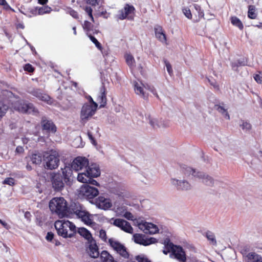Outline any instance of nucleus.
<instances>
[{
    "mask_svg": "<svg viewBox=\"0 0 262 262\" xmlns=\"http://www.w3.org/2000/svg\"><path fill=\"white\" fill-rule=\"evenodd\" d=\"M62 173L54 172L51 174V182L52 187L55 191H60L64 187V184H70L72 170L70 166H65L61 168Z\"/></svg>",
    "mask_w": 262,
    "mask_h": 262,
    "instance_id": "f257e3e1",
    "label": "nucleus"
},
{
    "mask_svg": "<svg viewBox=\"0 0 262 262\" xmlns=\"http://www.w3.org/2000/svg\"><path fill=\"white\" fill-rule=\"evenodd\" d=\"M67 216L75 214L77 217L80 219L85 224L91 225L93 224L91 215L79 203H71L69 207H67Z\"/></svg>",
    "mask_w": 262,
    "mask_h": 262,
    "instance_id": "f03ea898",
    "label": "nucleus"
},
{
    "mask_svg": "<svg viewBox=\"0 0 262 262\" xmlns=\"http://www.w3.org/2000/svg\"><path fill=\"white\" fill-rule=\"evenodd\" d=\"M54 226L58 235L63 238H71L76 234L75 225L68 220H57Z\"/></svg>",
    "mask_w": 262,
    "mask_h": 262,
    "instance_id": "7ed1b4c3",
    "label": "nucleus"
},
{
    "mask_svg": "<svg viewBox=\"0 0 262 262\" xmlns=\"http://www.w3.org/2000/svg\"><path fill=\"white\" fill-rule=\"evenodd\" d=\"M67 202L62 197L54 198L49 202V208L51 211L59 216L67 215Z\"/></svg>",
    "mask_w": 262,
    "mask_h": 262,
    "instance_id": "20e7f679",
    "label": "nucleus"
},
{
    "mask_svg": "<svg viewBox=\"0 0 262 262\" xmlns=\"http://www.w3.org/2000/svg\"><path fill=\"white\" fill-rule=\"evenodd\" d=\"M100 175V170L96 164H92L86 167L84 172L78 173L77 180L81 183H85L91 179V177H98Z\"/></svg>",
    "mask_w": 262,
    "mask_h": 262,
    "instance_id": "39448f33",
    "label": "nucleus"
},
{
    "mask_svg": "<svg viewBox=\"0 0 262 262\" xmlns=\"http://www.w3.org/2000/svg\"><path fill=\"white\" fill-rule=\"evenodd\" d=\"M183 173L187 176L192 175L194 177L202 179L203 182L206 185L212 186L213 185V179L208 175H205L202 172L198 171L196 172L195 170L190 167H183L182 168Z\"/></svg>",
    "mask_w": 262,
    "mask_h": 262,
    "instance_id": "423d86ee",
    "label": "nucleus"
},
{
    "mask_svg": "<svg viewBox=\"0 0 262 262\" xmlns=\"http://www.w3.org/2000/svg\"><path fill=\"white\" fill-rule=\"evenodd\" d=\"M45 168L53 170L56 169L59 164V155L56 151L51 150L50 153L44 156Z\"/></svg>",
    "mask_w": 262,
    "mask_h": 262,
    "instance_id": "0eeeda50",
    "label": "nucleus"
},
{
    "mask_svg": "<svg viewBox=\"0 0 262 262\" xmlns=\"http://www.w3.org/2000/svg\"><path fill=\"white\" fill-rule=\"evenodd\" d=\"M135 14V8L133 5L126 4L123 9L118 11L117 17L118 19H127L133 20Z\"/></svg>",
    "mask_w": 262,
    "mask_h": 262,
    "instance_id": "6e6552de",
    "label": "nucleus"
},
{
    "mask_svg": "<svg viewBox=\"0 0 262 262\" xmlns=\"http://www.w3.org/2000/svg\"><path fill=\"white\" fill-rule=\"evenodd\" d=\"M143 88L149 90L157 98L159 99V96L158 95L156 90L154 86H150L148 84H143L142 83H139L137 82H135L134 89L135 93L137 95L141 96L144 99H147V96L145 95V93L143 91Z\"/></svg>",
    "mask_w": 262,
    "mask_h": 262,
    "instance_id": "1a4fd4ad",
    "label": "nucleus"
},
{
    "mask_svg": "<svg viewBox=\"0 0 262 262\" xmlns=\"http://www.w3.org/2000/svg\"><path fill=\"white\" fill-rule=\"evenodd\" d=\"M16 110L23 113H32L35 115L39 114V111L31 103L18 102L15 106Z\"/></svg>",
    "mask_w": 262,
    "mask_h": 262,
    "instance_id": "9d476101",
    "label": "nucleus"
},
{
    "mask_svg": "<svg viewBox=\"0 0 262 262\" xmlns=\"http://www.w3.org/2000/svg\"><path fill=\"white\" fill-rule=\"evenodd\" d=\"M80 194L86 199L90 200L97 196L99 191L96 188L84 184L80 188Z\"/></svg>",
    "mask_w": 262,
    "mask_h": 262,
    "instance_id": "9b49d317",
    "label": "nucleus"
},
{
    "mask_svg": "<svg viewBox=\"0 0 262 262\" xmlns=\"http://www.w3.org/2000/svg\"><path fill=\"white\" fill-rule=\"evenodd\" d=\"M108 243L111 247L120 256L124 258H128L129 253L123 245L118 241L114 240L113 238H110Z\"/></svg>",
    "mask_w": 262,
    "mask_h": 262,
    "instance_id": "f8f14e48",
    "label": "nucleus"
},
{
    "mask_svg": "<svg viewBox=\"0 0 262 262\" xmlns=\"http://www.w3.org/2000/svg\"><path fill=\"white\" fill-rule=\"evenodd\" d=\"M89 165V161L85 157H77L75 158L71 164V169L76 171L86 169Z\"/></svg>",
    "mask_w": 262,
    "mask_h": 262,
    "instance_id": "ddd939ff",
    "label": "nucleus"
},
{
    "mask_svg": "<svg viewBox=\"0 0 262 262\" xmlns=\"http://www.w3.org/2000/svg\"><path fill=\"white\" fill-rule=\"evenodd\" d=\"M97 108L88 103H85L82 107L80 112V119L83 122L87 121L89 118L93 116Z\"/></svg>",
    "mask_w": 262,
    "mask_h": 262,
    "instance_id": "4468645a",
    "label": "nucleus"
},
{
    "mask_svg": "<svg viewBox=\"0 0 262 262\" xmlns=\"http://www.w3.org/2000/svg\"><path fill=\"white\" fill-rule=\"evenodd\" d=\"M111 223L127 233L133 232V229L130 223L123 219L112 218L111 220Z\"/></svg>",
    "mask_w": 262,
    "mask_h": 262,
    "instance_id": "2eb2a0df",
    "label": "nucleus"
},
{
    "mask_svg": "<svg viewBox=\"0 0 262 262\" xmlns=\"http://www.w3.org/2000/svg\"><path fill=\"white\" fill-rule=\"evenodd\" d=\"M40 123L42 130L46 133L54 134L56 132V126L52 120H49L44 116L42 117Z\"/></svg>",
    "mask_w": 262,
    "mask_h": 262,
    "instance_id": "dca6fc26",
    "label": "nucleus"
},
{
    "mask_svg": "<svg viewBox=\"0 0 262 262\" xmlns=\"http://www.w3.org/2000/svg\"><path fill=\"white\" fill-rule=\"evenodd\" d=\"M134 242L138 244L145 246H148L157 242V239L154 237L146 238L144 235L135 234L133 236Z\"/></svg>",
    "mask_w": 262,
    "mask_h": 262,
    "instance_id": "f3484780",
    "label": "nucleus"
},
{
    "mask_svg": "<svg viewBox=\"0 0 262 262\" xmlns=\"http://www.w3.org/2000/svg\"><path fill=\"white\" fill-rule=\"evenodd\" d=\"M107 89L104 82L100 88L99 94L97 97V100L100 103V108L104 107L107 104Z\"/></svg>",
    "mask_w": 262,
    "mask_h": 262,
    "instance_id": "a211bd4d",
    "label": "nucleus"
},
{
    "mask_svg": "<svg viewBox=\"0 0 262 262\" xmlns=\"http://www.w3.org/2000/svg\"><path fill=\"white\" fill-rule=\"evenodd\" d=\"M139 228L146 234H153L156 233L159 231L158 228L156 225L147 222L139 223Z\"/></svg>",
    "mask_w": 262,
    "mask_h": 262,
    "instance_id": "6ab92c4d",
    "label": "nucleus"
},
{
    "mask_svg": "<svg viewBox=\"0 0 262 262\" xmlns=\"http://www.w3.org/2000/svg\"><path fill=\"white\" fill-rule=\"evenodd\" d=\"M30 94L37 98L39 100L46 102L47 104L52 103L51 98L48 94L44 93L39 89H33L30 92Z\"/></svg>",
    "mask_w": 262,
    "mask_h": 262,
    "instance_id": "aec40b11",
    "label": "nucleus"
},
{
    "mask_svg": "<svg viewBox=\"0 0 262 262\" xmlns=\"http://www.w3.org/2000/svg\"><path fill=\"white\" fill-rule=\"evenodd\" d=\"M172 254L174 255L175 258L180 261L185 262L186 260L185 252L180 246L176 245L173 250Z\"/></svg>",
    "mask_w": 262,
    "mask_h": 262,
    "instance_id": "412c9836",
    "label": "nucleus"
},
{
    "mask_svg": "<svg viewBox=\"0 0 262 262\" xmlns=\"http://www.w3.org/2000/svg\"><path fill=\"white\" fill-rule=\"evenodd\" d=\"M97 203L99 207L103 210H107L112 206V202L109 199L101 196H99L97 199Z\"/></svg>",
    "mask_w": 262,
    "mask_h": 262,
    "instance_id": "4be33fe9",
    "label": "nucleus"
},
{
    "mask_svg": "<svg viewBox=\"0 0 262 262\" xmlns=\"http://www.w3.org/2000/svg\"><path fill=\"white\" fill-rule=\"evenodd\" d=\"M90 245L87 249V252L89 255L93 258H97L99 255L98 248L97 246L95 241L93 239V242H89Z\"/></svg>",
    "mask_w": 262,
    "mask_h": 262,
    "instance_id": "5701e85b",
    "label": "nucleus"
},
{
    "mask_svg": "<svg viewBox=\"0 0 262 262\" xmlns=\"http://www.w3.org/2000/svg\"><path fill=\"white\" fill-rule=\"evenodd\" d=\"M155 33L157 38L163 43H167L166 35L164 33L163 28L160 26H157L155 28Z\"/></svg>",
    "mask_w": 262,
    "mask_h": 262,
    "instance_id": "b1692460",
    "label": "nucleus"
},
{
    "mask_svg": "<svg viewBox=\"0 0 262 262\" xmlns=\"http://www.w3.org/2000/svg\"><path fill=\"white\" fill-rule=\"evenodd\" d=\"M10 107V104L8 100L2 99L0 97V121L6 115Z\"/></svg>",
    "mask_w": 262,
    "mask_h": 262,
    "instance_id": "393cba45",
    "label": "nucleus"
},
{
    "mask_svg": "<svg viewBox=\"0 0 262 262\" xmlns=\"http://www.w3.org/2000/svg\"><path fill=\"white\" fill-rule=\"evenodd\" d=\"M194 8L195 11H193L194 16L193 20V21L198 22L204 17V12L201 9V6L197 4L194 5Z\"/></svg>",
    "mask_w": 262,
    "mask_h": 262,
    "instance_id": "a878e982",
    "label": "nucleus"
},
{
    "mask_svg": "<svg viewBox=\"0 0 262 262\" xmlns=\"http://www.w3.org/2000/svg\"><path fill=\"white\" fill-rule=\"evenodd\" d=\"M77 232L85 239L88 240V242L93 241L92 235L90 232L85 228L81 227L79 228L77 230Z\"/></svg>",
    "mask_w": 262,
    "mask_h": 262,
    "instance_id": "bb28decb",
    "label": "nucleus"
},
{
    "mask_svg": "<svg viewBox=\"0 0 262 262\" xmlns=\"http://www.w3.org/2000/svg\"><path fill=\"white\" fill-rule=\"evenodd\" d=\"M164 249L163 250V253L166 255L170 252H171L172 253L173 250H174L176 246V245L171 242L170 239L168 238H166L164 240Z\"/></svg>",
    "mask_w": 262,
    "mask_h": 262,
    "instance_id": "cd10ccee",
    "label": "nucleus"
},
{
    "mask_svg": "<svg viewBox=\"0 0 262 262\" xmlns=\"http://www.w3.org/2000/svg\"><path fill=\"white\" fill-rule=\"evenodd\" d=\"M172 183L177 184V188L180 190H188L190 188V184L186 181H180L178 180L173 179Z\"/></svg>",
    "mask_w": 262,
    "mask_h": 262,
    "instance_id": "c85d7f7f",
    "label": "nucleus"
},
{
    "mask_svg": "<svg viewBox=\"0 0 262 262\" xmlns=\"http://www.w3.org/2000/svg\"><path fill=\"white\" fill-rule=\"evenodd\" d=\"M247 262H262V257L255 252H250L246 255Z\"/></svg>",
    "mask_w": 262,
    "mask_h": 262,
    "instance_id": "c756f323",
    "label": "nucleus"
},
{
    "mask_svg": "<svg viewBox=\"0 0 262 262\" xmlns=\"http://www.w3.org/2000/svg\"><path fill=\"white\" fill-rule=\"evenodd\" d=\"M100 259L102 262H117L107 251L105 250L101 252Z\"/></svg>",
    "mask_w": 262,
    "mask_h": 262,
    "instance_id": "7c9ffc66",
    "label": "nucleus"
},
{
    "mask_svg": "<svg viewBox=\"0 0 262 262\" xmlns=\"http://www.w3.org/2000/svg\"><path fill=\"white\" fill-rule=\"evenodd\" d=\"M126 64L130 68H133L135 67V60L134 57L130 54H126L124 55Z\"/></svg>",
    "mask_w": 262,
    "mask_h": 262,
    "instance_id": "2f4dec72",
    "label": "nucleus"
},
{
    "mask_svg": "<svg viewBox=\"0 0 262 262\" xmlns=\"http://www.w3.org/2000/svg\"><path fill=\"white\" fill-rule=\"evenodd\" d=\"M257 14L256 12V8L254 5L248 6V17L250 19H254L257 17Z\"/></svg>",
    "mask_w": 262,
    "mask_h": 262,
    "instance_id": "473e14b6",
    "label": "nucleus"
},
{
    "mask_svg": "<svg viewBox=\"0 0 262 262\" xmlns=\"http://www.w3.org/2000/svg\"><path fill=\"white\" fill-rule=\"evenodd\" d=\"M231 22L233 26L238 27L241 30L244 29V26L241 20L236 16L231 17Z\"/></svg>",
    "mask_w": 262,
    "mask_h": 262,
    "instance_id": "72a5a7b5",
    "label": "nucleus"
},
{
    "mask_svg": "<svg viewBox=\"0 0 262 262\" xmlns=\"http://www.w3.org/2000/svg\"><path fill=\"white\" fill-rule=\"evenodd\" d=\"M30 160L33 164H40L42 161V156L39 154H34L30 157Z\"/></svg>",
    "mask_w": 262,
    "mask_h": 262,
    "instance_id": "f704fd0d",
    "label": "nucleus"
},
{
    "mask_svg": "<svg viewBox=\"0 0 262 262\" xmlns=\"http://www.w3.org/2000/svg\"><path fill=\"white\" fill-rule=\"evenodd\" d=\"M205 236L211 244L213 245H216V241L213 233L208 231L205 233Z\"/></svg>",
    "mask_w": 262,
    "mask_h": 262,
    "instance_id": "c9c22d12",
    "label": "nucleus"
},
{
    "mask_svg": "<svg viewBox=\"0 0 262 262\" xmlns=\"http://www.w3.org/2000/svg\"><path fill=\"white\" fill-rule=\"evenodd\" d=\"M215 108L222 114L225 115V117L227 119H230L229 115L228 114L227 110H226L224 107L219 105H215Z\"/></svg>",
    "mask_w": 262,
    "mask_h": 262,
    "instance_id": "e433bc0d",
    "label": "nucleus"
},
{
    "mask_svg": "<svg viewBox=\"0 0 262 262\" xmlns=\"http://www.w3.org/2000/svg\"><path fill=\"white\" fill-rule=\"evenodd\" d=\"M38 9L39 15L50 13L52 10L51 7L48 6H43L40 7H38Z\"/></svg>",
    "mask_w": 262,
    "mask_h": 262,
    "instance_id": "4c0bfd02",
    "label": "nucleus"
},
{
    "mask_svg": "<svg viewBox=\"0 0 262 262\" xmlns=\"http://www.w3.org/2000/svg\"><path fill=\"white\" fill-rule=\"evenodd\" d=\"M83 28L84 30L85 31L86 35H89L90 31L91 30L92 28L93 27V25L91 24V23L89 22L88 20H85L84 21L83 24L82 25Z\"/></svg>",
    "mask_w": 262,
    "mask_h": 262,
    "instance_id": "58836bf2",
    "label": "nucleus"
},
{
    "mask_svg": "<svg viewBox=\"0 0 262 262\" xmlns=\"http://www.w3.org/2000/svg\"><path fill=\"white\" fill-rule=\"evenodd\" d=\"M90 40L95 45L96 47L99 50L102 49L101 44L97 40V39L91 34L88 35Z\"/></svg>",
    "mask_w": 262,
    "mask_h": 262,
    "instance_id": "ea45409f",
    "label": "nucleus"
},
{
    "mask_svg": "<svg viewBox=\"0 0 262 262\" xmlns=\"http://www.w3.org/2000/svg\"><path fill=\"white\" fill-rule=\"evenodd\" d=\"M253 78L256 82L258 83L262 84V72L260 71L257 72L253 75Z\"/></svg>",
    "mask_w": 262,
    "mask_h": 262,
    "instance_id": "a19ab883",
    "label": "nucleus"
},
{
    "mask_svg": "<svg viewBox=\"0 0 262 262\" xmlns=\"http://www.w3.org/2000/svg\"><path fill=\"white\" fill-rule=\"evenodd\" d=\"M183 13L185 16L190 19H193L192 14H191L190 10L188 7H184L182 9Z\"/></svg>",
    "mask_w": 262,
    "mask_h": 262,
    "instance_id": "79ce46f5",
    "label": "nucleus"
},
{
    "mask_svg": "<svg viewBox=\"0 0 262 262\" xmlns=\"http://www.w3.org/2000/svg\"><path fill=\"white\" fill-rule=\"evenodd\" d=\"M24 70L30 73H33L35 71V68L30 63H26L23 66Z\"/></svg>",
    "mask_w": 262,
    "mask_h": 262,
    "instance_id": "37998d69",
    "label": "nucleus"
},
{
    "mask_svg": "<svg viewBox=\"0 0 262 262\" xmlns=\"http://www.w3.org/2000/svg\"><path fill=\"white\" fill-rule=\"evenodd\" d=\"M3 183L13 186L15 185L14 179L12 178H7L3 182Z\"/></svg>",
    "mask_w": 262,
    "mask_h": 262,
    "instance_id": "c03bdc74",
    "label": "nucleus"
},
{
    "mask_svg": "<svg viewBox=\"0 0 262 262\" xmlns=\"http://www.w3.org/2000/svg\"><path fill=\"white\" fill-rule=\"evenodd\" d=\"M164 61L168 73L170 76H171L173 74V70L172 69L171 65L170 64L169 62L167 61L166 60H164Z\"/></svg>",
    "mask_w": 262,
    "mask_h": 262,
    "instance_id": "a18cd8bd",
    "label": "nucleus"
},
{
    "mask_svg": "<svg viewBox=\"0 0 262 262\" xmlns=\"http://www.w3.org/2000/svg\"><path fill=\"white\" fill-rule=\"evenodd\" d=\"M242 129L245 130H249L251 129V125L247 122H243L242 124L241 125Z\"/></svg>",
    "mask_w": 262,
    "mask_h": 262,
    "instance_id": "49530a36",
    "label": "nucleus"
},
{
    "mask_svg": "<svg viewBox=\"0 0 262 262\" xmlns=\"http://www.w3.org/2000/svg\"><path fill=\"white\" fill-rule=\"evenodd\" d=\"M99 237L101 238L103 241L106 242L107 240V236L106 231L103 229H101L99 231Z\"/></svg>",
    "mask_w": 262,
    "mask_h": 262,
    "instance_id": "de8ad7c7",
    "label": "nucleus"
},
{
    "mask_svg": "<svg viewBox=\"0 0 262 262\" xmlns=\"http://www.w3.org/2000/svg\"><path fill=\"white\" fill-rule=\"evenodd\" d=\"M29 12L32 16H36L37 15H39L38 9L37 7L29 9Z\"/></svg>",
    "mask_w": 262,
    "mask_h": 262,
    "instance_id": "09e8293b",
    "label": "nucleus"
},
{
    "mask_svg": "<svg viewBox=\"0 0 262 262\" xmlns=\"http://www.w3.org/2000/svg\"><path fill=\"white\" fill-rule=\"evenodd\" d=\"M85 12L88 13L90 17L91 18V20L94 21V17L93 16L92 12L93 10L90 7H86L85 8Z\"/></svg>",
    "mask_w": 262,
    "mask_h": 262,
    "instance_id": "8fccbe9b",
    "label": "nucleus"
},
{
    "mask_svg": "<svg viewBox=\"0 0 262 262\" xmlns=\"http://www.w3.org/2000/svg\"><path fill=\"white\" fill-rule=\"evenodd\" d=\"M246 64L244 61H241L240 60H238L237 62H233L232 63V68H234L235 67H238L239 66H245Z\"/></svg>",
    "mask_w": 262,
    "mask_h": 262,
    "instance_id": "3c124183",
    "label": "nucleus"
},
{
    "mask_svg": "<svg viewBox=\"0 0 262 262\" xmlns=\"http://www.w3.org/2000/svg\"><path fill=\"white\" fill-rule=\"evenodd\" d=\"M208 81L209 82V83L216 90L219 91L220 90V86L219 85L217 84L216 81L214 80L213 81H211L210 79H208Z\"/></svg>",
    "mask_w": 262,
    "mask_h": 262,
    "instance_id": "603ef678",
    "label": "nucleus"
},
{
    "mask_svg": "<svg viewBox=\"0 0 262 262\" xmlns=\"http://www.w3.org/2000/svg\"><path fill=\"white\" fill-rule=\"evenodd\" d=\"M136 259L138 262H151L148 258L138 255L136 257Z\"/></svg>",
    "mask_w": 262,
    "mask_h": 262,
    "instance_id": "864d4df0",
    "label": "nucleus"
},
{
    "mask_svg": "<svg viewBox=\"0 0 262 262\" xmlns=\"http://www.w3.org/2000/svg\"><path fill=\"white\" fill-rule=\"evenodd\" d=\"M100 0H85L86 4L92 6H95L99 4Z\"/></svg>",
    "mask_w": 262,
    "mask_h": 262,
    "instance_id": "5fc2aeb1",
    "label": "nucleus"
},
{
    "mask_svg": "<svg viewBox=\"0 0 262 262\" xmlns=\"http://www.w3.org/2000/svg\"><path fill=\"white\" fill-rule=\"evenodd\" d=\"M0 5L3 6L6 10L10 9L11 7L6 0H0Z\"/></svg>",
    "mask_w": 262,
    "mask_h": 262,
    "instance_id": "6e6d98bb",
    "label": "nucleus"
},
{
    "mask_svg": "<svg viewBox=\"0 0 262 262\" xmlns=\"http://www.w3.org/2000/svg\"><path fill=\"white\" fill-rule=\"evenodd\" d=\"M54 234L52 232H48L46 238L48 241L51 242L54 238Z\"/></svg>",
    "mask_w": 262,
    "mask_h": 262,
    "instance_id": "4d7b16f0",
    "label": "nucleus"
},
{
    "mask_svg": "<svg viewBox=\"0 0 262 262\" xmlns=\"http://www.w3.org/2000/svg\"><path fill=\"white\" fill-rule=\"evenodd\" d=\"M93 177H91V179L89 180V181H86V182L84 183L85 184H91L94 185L98 186L99 185L98 183L95 180L93 179Z\"/></svg>",
    "mask_w": 262,
    "mask_h": 262,
    "instance_id": "13d9d810",
    "label": "nucleus"
},
{
    "mask_svg": "<svg viewBox=\"0 0 262 262\" xmlns=\"http://www.w3.org/2000/svg\"><path fill=\"white\" fill-rule=\"evenodd\" d=\"M88 136L89 139L91 140L92 143L93 144H96V140H95L94 137H93L92 134L89 131L88 132Z\"/></svg>",
    "mask_w": 262,
    "mask_h": 262,
    "instance_id": "bf43d9fd",
    "label": "nucleus"
},
{
    "mask_svg": "<svg viewBox=\"0 0 262 262\" xmlns=\"http://www.w3.org/2000/svg\"><path fill=\"white\" fill-rule=\"evenodd\" d=\"M70 14L72 17H73L75 18H78L79 17L78 13H77V12L74 10H71L70 11Z\"/></svg>",
    "mask_w": 262,
    "mask_h": 262,
    "instance_id": "052dcab7",
    "label": "nucleus"
},
{
    "mask_svg": "<svg viewBox=\"0 0 262 262\" xmlns=\"http://www.w3.org/2000/svg\"><path fill=\"white\" fill-rule=\"evenodd\" d=\"M89 101H90V102L91 103V105L92 106H93L94 107H95V108H97V107H98V104H97V103L96 102H95L93 100V98H92L91 96H90Z\"/></svg>",
    "mask_w": 262,
    "mask_h": 262,
    "instance_id": "680f3d73",
    "label": "nucleus"
},
{
    "mask_svg": "<svg viewBox=\"0 0 262 262\" xmlns=\"http://www.w3.org/2000/svg\"><path fill=\"white\" fill-rule=\"evenodd\" d=\"M24 151V149L23 147H22L21 146H18L17 147H16V149H15V152L16 153L21 154V153H23Z\"/></svg>",
    "mask_w": 262,
    "mask_h": 262,
    "instance_id": "e2e57ef3",
    "label": "nucleus"
},
{
    "mask_svg": "<svg viewBox=\"0 0 262 262\" xmlns=\"http://www.w3.org/2000/svg\"><path fill=\"white\" fill-rule=\"evenodd\" d=\"M124 216L128 220H133V215L130 212H127L125 213Z\"/></svg>",
    "mask_w": 262,
    "mask_h": 262,
    "instance_id": "0e129e2a",
    "label": "nucleus"
},
{
    "mask_svg": "<svg viewBox=\"0 0 262 262\" xmlns=\"http://www.w3.org/2000/svg\"><path fill=\"white\" fill-rule=\"evenodd\" d=\"M24 216H25V217L27 220H29V221H30L31 217V216H32V215H31V214L30 212H29V211H26V212H25V214H24Z\"/></svg>",
    "mask_w": 262,
    "mask_h": 262,
    "instance_id": "69168bd1",
    "label": "nucleus"
},
{
    "mask_svg": "<svg viewBox=\"0 0 262 262\" xmlns=\"http://www.w3.org/2000/svg\"><path fill=\"white\" fill-rule=\"evenodd\" d=\"M48 2V0H38V3L42 5H46Z\"/></svg>",
    "mask_w": 262,
    "mask_h": 262,
    "instance_id": "338daca9",
    "label": "nucleus"
},
{
    "mask_svg": "<svg viewBox=\"0 0 262 262\" xmlns=\"http://www.w3.org/2000/svg\"><path fill=\"white\" fill-rule=\"evenodd\" d=\"M0 223L2 224V225L4 227H6L7 226V223H6L4 221H3L2 220L0 219Z\"/></svg>",
    "mask_w": 262,
    "mask_h": 262,
    "instance_id": "774afa93",
    "label": "nucleus"
}]
</instances>
